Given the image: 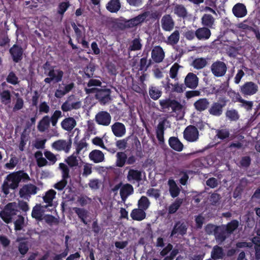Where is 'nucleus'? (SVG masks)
<instances>
[{"mask_svg": "<svg viewBox=\"0 0 260 260\" xmlns=\"http://www.w3.org/2000/svg\"><path fill=\"white\" fill-rule=\"evenodd\" d=\"M29 175L24 171L19 170L8 174L5 178L1 186L2 192L4 197H6L9 193V189L15 190L19 186L21 181L25 182L30 180Z\"/></svg>", "mask_w": 260, "mask_h": 260, "instance_id": "obj_1", "label": "nucleus"}, {"mask_svg": "<svg viewBox=\"0 0 260 260\" xmlns=\"http://www.w3.org/2000/svg\"><path fill=\"white\" fill-rule=\"evenodd\" d=\"M18 212L15 203H9L7 204L0 212V217L7 223L12 221L13 216Z\"/></svg>", "mask_w": 260, "mask_h": 260, "instance_id": "obj_2", "label": "nucleus"}, {"mask_svg": "<svg viewBox=\"0 0 260 260\" xmlns=\"http://www.w3.org/2000/svg\"><path fill=\"white\" fill-rule=\"evenodd\" d=\"M229 100L226 97H220L213 102L208 109L209 113L213 116L219 117L222 114L223 108L226 106Z\"/></svg>", "mask_w": 260, "mask_h": 260, "instance_id": "obj_3", "label": "nucleus"}, {"mask_svg": "<svg viewBox=\"0 0 260 260\" xmlns=\"http://www.w3.org/2000/svg\"><path fill=\"white\" fill-rule=\"evenodd\" d=\"M160 107L163 110L171 109L172 112H180L183 109L182 105L175 99L166 98L159 101Z\"/></svg>", "mask_w": 260, "mask_h": 260, "instance_id": "obj_4", "label": "nucleus"}, {"mask_svg": "<svg viewBox=\"0 0 260 260\" xmlns=\"http://www.w3.org/2000/svg\"><path fill=\"white\" fill-rule=\"evenodd\" d=\"M212 74L216 77H221L225 74L227 71V66L225 62L216 60L214 62L210 67Z\"/></svg>", "mask_w": 260, "mask_h": 260, "instance_id": "obj_5", "label": "nucleus"}, {"mask_svg": "<svg viewBox=\"0 0 260 260\" xmlns=\"http://www.w3.org/2000/svg\"><path fill=\"white\" fill-rule=\"evenodd\" d=\"M63 74V72L62 70L59 69L54 70V67H51L47 74L49 77L45 78L44 82L47 84L51 83L52 81L58 83L62 81Z\"/></svg>", "mask_w": 260, "mask_h": 260, "instance_id": "obj_6", "label": "nucleus"}, {"mask_svg": "<svg viewBox=\"0 0 260 260\" xmlns=\"http://www.w3.org/2000/svg\"><path fill=\"white\" fill-rule=\"evenodd\" d=\"M38 187L32 184L24 185L19 190V195L21 198L28 200L31 195L37 193Z\"/></svg>", "mask_w": 260, "mask_h": 260, "instance_id": "obj_7", "label": "nucleus"}, {"mask_svg": "<svg viewBox=\"0 0 260 260\" xmlns=\"http://www.w3.org/2000/svg\"><path fill=\"white\" fill-rule=\"evenodd\" d=\"M72 143L71 139L68 141L65 140L60 139L52 143L51 147L57 151H63L66 153H68L71 148Z\"/></svg>", "mask_w": 260, "mask_h": 260, "instance_id": "obj_8", "label": "nucleus"}, {"mask_svg": "<svg viewBox=\"0 0 260 260\" xmlns=\"http://www.w3.org/2000/svg\"><path fill=\"white\" fill-rule=\"evenodd\" d=\"M183 137L188 142L197 141L199 139V131L197 128L192 125L187 126L184 131Z\"/></svg>", "mask_w": 260, "mask_h": 260, "instance_id": "obj_9", "label": "nucleus"}, {"mask_svg": "<svg viewBox=\"0 0 260 260\" xmlns=\"http://www.w3.org/2000/svg\"><path fill=\"white\" fill-rule=\"evenodd\" d=\"M9 53L14 62L18 63L23 57V49L22 47L15 44L9 49Z\"/></svg>", "mask_w": 260, "mask_h": 260, "instance_id": "obj_10", "label": "nucleus"}, {"mask_svg": "<svg viewBox=\"0 0 260 260\" xmlns=\"http://www.w3.org/2000/svg\"><path fill=\"white\" fill-rule=\"evenodd\" d=\"M111 90L109 88H100L97 94H95V98L103 105L109 102L111 100Z\"/></svg>", "mask_w": 260, "mask_h": 260, "instance_id": "obj_11", "label": "nucleus"}, {"mask_svg": "<svg viewBox=\"0 0 260 260\" xmlns=\"http://www.w3.org/2000/svg\"><path fill=\"white\" fill-rule=\"evenodd\" d=\"M111 116L107 111L98 112L95 116V121L99 125L108 126L111 121Z\"/></svg>", "mask_w": 260, "mask_h": 260, "instance_id": "obj_12", "label": "nucleus"}, {"mask_svg": "<svg viewBox=\"0 0 260 260\" xmlns=\"http://www.w3.org/2000/svg\"><path fill=\"white\" fill-rule=\"evenodd\" d=\"M258 91V86L253 82H245L240 87V91L244 95H252Z\"/></svg>", "mask_w": 260, "mask_h": 260, "instance_id": "obj_13", "label": "nucleus"}, {"mask_svg": "<svg viewBox=\"0 0 260 260\" xmlns=\"http://www.w3.org/2000/svg\"><path fill=\"white\" fill-rule=\"evenodd\" d=\"M188 226L186 223L181 221H177L171 231L170 237H173L176 234L183 236L186 234Z\"/></svg>", "mask_w": 260, "mask_h": 260, "instance_id": "obj_14", "label": "nucleus"}, {"mask_svg": "<svg viewBox=\"0 0 260 260\" xmlns=\"http://www.w3.org/2000/svg\"><path fill=\"white\" fill-rule=\"evenodd\" d=\"M75 84L71 82L68 84H64L63 82L58 85V88L55 92L54 95L58 99H60L64 95L70 92L74 87Z\"/></svg>", "mask_w": 260, "mask_h": 260, "instance_id": "obj_15", "label": "nucleus"}, {"mask_svg": "<svg viewBox=\"0 0 260 260\" xmlns=\"http://www.w3.org/2000/svg\"><path fill=\"white\" fill-rule=\"evenodd\" d=\"M147 17V13L144 12L132 19L125 20L126 25L127 26V28H133L144 22Z\"/></svg>", "mask_w": 260, "mask_h": 260, "instance_id": "obj_16", "label": "nucleus"}, {"mask_svg": "<svg viewBox=\"0 0 260 260\" xmlns=\"http://www.w3.org/2000/svg\"><path fill=\"white\" fill-rule=\"evenodd\" d=\"M185 86L190 89H194L199 84V78L193 73L187 74L184 79Z\"/></svg>", "mask_w": 260, "mask_h": 260, "instance_id": "obj_17", "label": "nucleus"}, {"mask_svg": "<svg viewBox=\"0 0 260 260\" xmlns=\"http://www.w3.org/2000/svg\"><path fill=\"white\" fill-rule=\"evenodd\" d=\"M161 25L164 30L171 31L174 28L175 22L170 14H166L161 19Z\"/></svg>", "mask_w": 260, "mask_h": 260, "instance_id": "obj_18", "label": "nucleus"}, {"mask_svg": "<svg viewBox=\"0 0 260 260\" xmlns=\"http://www.w3.org/2000/svg\"><path fill=\"white\" fill-rule=\"evenodd\" d=\"M216 228V232L214 233L215 239L218 244H221L229 238L230 236L222 224L218 225Z\"/></svg>", "mask_w": 260, "mask_h": 260, "instance_id": "obj_19", "label": "nucleus"}, {"mask_svg": "<svg viewBox=\"0 0 260 260\" xmlns=\"http://www.w3.org/2000/svg\"><path fill=\"white\" fill-rule=\"evenodd\" d=\"M232 12L237 18H243L247 14V10L245 4L238 3L232 8Z\"/></svg>", "mask_w": 260, "mask_h": 260, "instance_id": "obj_20", "label": "nucleus"}, {"mask_svg": "<svg viewBox=\"0 0 260 260\" xmlns=\"http://www.w3.org/2000/svg\"><path fill=\"white\" fill-rule=\"evenodd\" d=\"M111 129L114 135L117 137H122L126 133L124 124L121 122H116L111 126Z\"/></svg>", "mask_w": 260, "mask_h": 260, "instance_id": "obj_21", "label": "nucleus"}, {"mask_svg": "<svg viewBox=\"0 0 260 260\" xmlns=\"http://www.w3.org/2000/svg\"><path fill=\"white\" fill-rule=\"evenodd\" d=\"M165 123L166 120L160 121L156 128V136L160 145H162L165 143Z\"/></svg>", "mask_w": 260, "mask_h": 260, "instance_id": "obj_22", "label": "nucleus"}, {"mask_svg": "<svg viewBox=\"0 0 260 260\" xmlns=\"http://www.w3.org/2000/svg\"><path fill=\"white\" fill-rule=\"evenodd\" d=\"M211 36V32L208 27H202L196 29V38L199 40H207Z\"/></svg>", "mask_w": 260, "mask_h": 260, "instance_id": "obj_23", "label": "nucleus"}, {"mask_svg": "<svg viewBox=\"0 0 260 260\" xmlns=\"http://www.w3.org/2000/svg\"><path fill=\"white\" fill-rule=\"evenodd\" d=\"M209 104L210 102L207 98H201L194 103L193 106L197 111L202 112L209 108Z\"/></svg>", "mask_w": 260, "mask_h": 260, "instance_id": "obj_24", "label": "nucleus"}, {"mask_svg": "<svg viewBox=\"0 0 260 260\" xmlns=\"http://www.w3.org/2000/svg\"><path fill=\"white\" fill-rule=\"evenodd\" d=\"M151 57L155 62H161L165 57V53L162 48L157 46L153 49L151 52Z\"/></svg>", "mask_w": 260, "mask_h": 260, "instance_id": "obj_25", "label": "nucleus"}, {"mask_svg": "<svg viewBox=\"0 0 260 260\" xmlns=\"http://www.w3.org/2000/svg\"><path fill=\"white\" fill-rule=\"evenodd\" d=\"M134 192L133 186L128 183L123 185L120 189V196L123 201H125L127 198Z\"/></svg>", "mask_w": 260, "mask_h": 260, "instance_id": "obj_26", "label": "nucleus"}, {"mask_svg": "<svg viewBox=\"0 0 260 260\" xmlns=\"http://www.w3.org/2000/svg\"><path fill=\"white\" fill-rule=\"evenodd\" d=\"M76 121L73 117H67L61 122V127L67 131H71L76 125Z\"/></svg>", "mask_w": 260, "mask_h": 260, "instance_id": "obj_27", "label": "nucleus"}, {"mask_svg": "<svg viewBox=\"0 0 260 260\" xmlns=\"http://www.w3.org/2000/svg\"><path fill=\"white\" fill-rule=\"evenodd\" d=\"M169 145L173 150L180 152L184 147L183 144L177 137H171L169 139Z\"/></svg>", "mask_w": 260, "mask_h": 260, "instance_id": "obj_28", "label": "nucleus"}, {"mask_svg": "<svg viewBox=\"0 0 260 260\" xmlns=\"http://www.w3.org/2000/svg\"><path fill=\"white\" fill-rule=\"evenodd\" d=\"M225 256V254L223 248L218 246L215 245L213 246L211 252V257L213 260L223 259Z\"/></svg>", "mask_w": 260, "mask_h": 260, "instance_id": "obj_29", "label": "nucleus"}, {"mask_svg": "<svg viewBox=\"0 0 260 260\" xmlns=\"http://www.w3.org/2000/svg\"><path fill=\"white\" fill-rule=\"evenodd\" d=\"M44 213L41 210V204H36L31 211V217L37 221H42L43 220Z\"/></svg>", "mask_w": 260, "mask_h": 260, "instance_id": "obj_30", "label": "nucleus"}, {"mask_svg": "<svg viewBox=\"0 0 260 260\" xmlns=\"http://www.w3.org/2000/svg\"><path fill=\"white\" fill-rule=\"evenodd\" d=\"M170 79L168 80L166 87V89L170 90L172 92L182 93L183 92L186 87L183 84H179L176 83L175 84L170 83L169 82Z\"/></svg>", "mask_w": 260, "mask_h": 260, "instance_id": "obj_31", "label": "nucleus"}, {"mask_svg": "<svg viewBox=\"0 0 260 260\" xmlns=\"http://www.w3.org/2000/svg\"><path fill=\"white\" fill-rule=\"evenodd\" d=\"M127 179L130 182L132 181L140 182L142 180L141 171L135 169H129L127 173Z\"/></svg>", "mask_w": 260, "mask_h": 260, "instance_id": "obj_32", "label": "nucleus"}, {"mask_svg": "<svg viewBox=\"0 0 260 260\" xmlns=\"http://www.w3.org/2000/svg\"><path fill=\"white\" fill-rule=\"evenodd\" d=\"M89 157L91 160H92L95 163L102 162L105 159L104 153L99 150H92L89 153Z\"/></svg>", "mask_w": 260, "mask_h": 260, "instance_id": "obj_33", "label": "nucleus"}, {"mask_svg": "<svg viewBox=\"0 0 260 260\" xmlns=\"http://www.w3.org/2000/svg\"><path fill=\"white\" fill-rule=\"evenodd\" d=\"M50 122V117L48 115L44 116L38 123V131L41 133L45 132L49 128Z\"/></svg>", "mask_w": 260, "mask_h": 260, "instance_id": "obj_34", "label": "nucleus"}, {"mask_svg": "<svg viewBox=\"0 0 260 260\" xmlns=\"http://www.w3.org/2000/svg\"><path fill=\"white\" fill-rule=\"evenodd\" d=\"M145 210L139 208H136L133 209L131 213V216L134 220L141 221L145 218L146 213Z\"/></svg>", "mask_w": 260, "mask_h": 260, "instance_id": "obj_35", "label": "nucleus"}, {"mask_svg": "<svg viewBox=\"0 0 260 260\" xmlns=\"http://www.w3.org/2000/svg\"><path fill=\"white\" fill-rule=\"evenodd\" d=\"M169 186V192L173 198L178 197L180 192V189L177 186L176 183L173 179H170L168 180Z\"/></svg>", "mask_w": 260, "mask_h": 260, "instance_id": "obj_36", "label": "nucleus"}, {"mask_svg": "<svg viewBox=\"0 0 260 260\" xmlns=\"http://www.w3.org/2000/svg\"><path fill=\"white\" fill-rule=\"evenodd\" d=\"M73 210L78 215L79 218L85 225L87 224L86 219L88 216V211L84 208L74 207Z\"/></svg>", "mask_w": 260, "mask_h": 260, "instance_id": "obj_37", "label": "nucleus"}, {"mask_svg": "<svg viewBox=\"0 0 260 260\" xmlns=\"http://www.w3.org/2000/svg\"><path fill=\"white\" fill-rule=\"evenodd\" d=\"M107 10L111 13H117L121 8L119 0H110L106 5Z\"/></svg>", "mask_w": 260, "mask_h": 260, "instance_id": "obj_38", "label": "nucleus"}, {"mask_svg": "<svg viewBox=\"0 0 260 260\" xmlns=\"http://www.w3.org/2000/svg\"><path fill=\"white\" fill-rule=\"evenodd\" d=\"M215 19L211 14H205L202 16L201 22L204 27L212 28Z\"/></svg>", "mask_w": 260, "mask_h": 260, "instance_id": "obj_39", "label": "nucleus"}, {"mask_svg": "<svg viewBox=\"0 0 260 260\" xmlns=\"http://www.w3.org/2000/svg\"><path fill=\"white\" fill-rule=\"evenodd\" d=\"M227 233L230 236L238 228L239 223L236 219L232 220L226 224H222Z\"/></svg>", "mask_w": 260, "mask_h": 260, "instance_id": "obj_40", "label": "nucleus"}, {"mask_svg": "<svg viewBox=\"0 0 260 260\" xmlns=\"http://www.w3.org/2000/svg\"><path fill=\"white\" fill-rule=\"evenodd\" d=\"M56 192L53 189H50L46 192L45 196L43 197L44 202L48 204L49 206H53V200L55 197Z\"/></svg>", "mask_w": 260, "mask_h": 260, "instance_id": "obj_41", "label": "nucleus"}, {"mask_svg": "<svg viewBox=\"0 0 260 260\" xmlns=\"http://www.w3.org/2000/svg\"><path fill=\"white\" fill-rule=\"evenodd\" d=\"M127 155L125 152H118L116 154V166L119 168L123 167L126 164Z\"/></svg>", "mask_w": 260, "mask_h": 260, "instance_id": "obj_42", "label": "nucleus"}, {"mask_svg": "<svg viewBox=\"0 0 260 260\" xmlns=\"http://www.w3.org/2000/svg\"><path fill=\"white\" fill-rule=\"evenodd\" d=\"M183 203V199L177 198L175 201L171 204L168 208V213L172 214L177 212Z\"/></svg>", "mask_w": 260, "mask_h": 260, "instance_id": "obj_43", "label": "nucleus"}, {"mask_svg": "<svg viewBox=\"0 0 260 260\" xmlns=\"http://www.w3.org/2000/svg\"><path fill=\"white\" fill-rule=\"evenodd\" d=\"M149 94L152 99L156 100L161 96L162 91L157 87L151 86L149 89Z\"/></svg>", "mask_w": 260, "mask_h": 260, "instance_id": "obj_44", "label": "nucleus"}, {"mask_svg": "<svg viewBox=\"0 0 260 260\" xmlns=\"http://www.w3.org/2000/svg\"><path fill=\"white\" fill-rule=\"evenodd\" d=\"M174 13L178 17L185 18L187 17V11L184 6L182 5H177L174 8Z\"/></svg>", "mask_w": 260, "mask_h": 260, "instance_id": "obj_45", "label": "nucleus"}, {"mask_svg": "<svg viewBox=\"0 0 260 260\" xmlns=\"http://www.w3.org/2000/svg\"><path fill=\"white\" fill-rule=\"evenodd\" d=\"M180 39V34L178 30H175L168 38V44L174 45L178 43Z\"/></svg>", "mask_w": 260, "mask_h": 260, "instance_id": "obj_46", "label": "nucleus"}, {"mask_svg": "<svg viewBox=\"0 0 260 260\" xmlns=\"http://www.w3.org/2000/svg\"><path fill=\"white\" fill-rule=\"evenodd\" d=\"M207 62L205 58H196L192 62V66L196 69H201L204 68L207 64Z\"/></svg>", "mask_w": 260, "mask_h": 260, "instance_id": "obj_47", "label": "nucleus"}, {"mask_svg": "<svg viewBox=\"0 0 260 260\" xmlns=\"http://www.w3.org/2000/svg\"><path fill=\"white\" fill-rule=\"evenodd\" d=\"M150 204L148 199L145 196H142L138 201V205L139 208L146 210L148 208Z\"/></svg>", "mask_w": 260, "mask_h": 260, "instance_id": "obj_48", "label": "nucleus"}, {"mask_svg": "<svg viewBox=\"0 0 260 260\" xmlns=\"http://www.w3.org/2000/svg\"><path fill=\"white\" fill-rule=\"evenodd\" d=\"M43 220L49 225L53 224H58L59 223V220L52 215L46 214L43 217Z\"/></svg>", "mask_w": 260, "mask_h": 260, "instance_id": "obj_49", "label": "nucleus"}, {"mask_svg": "<svg viewBox=\"0 0 260 260\" xmlns=\"http://www.w3.org/2000/svg\"><path fill=\"white\" fill-rule=\"evenodd\" d=\"M59 169L61 171L62 178L67 179L70 178V169L64 163L61 162L59 164Z\"/></svg>", "mask_w": 260, "mask_h": 260, "instance_id": "obj_50", "label": "nucleus"}, {"mask_svg": "<svg viewBox=\"0 0 260 260\" xmlns=\"http://www.w3.org/2000/svg\"><path fill=\"white\" fill-rule=\"evenodd\" d=\"M225 115L231 121H237L239 118V115L238 111L235 109L227 110Z\"/></svg>", "mask_w": 260, "mask_h": 260, "instance_id": "obj_51", "label": "nucleus"}, {"mask_svg": "<svg viewBox=\"0 0 260 260\" xmlns=\"http://www.w3.org/2000/svg\"><path fill=\"white\" fill-rule=\"evenodd\" d=\"M1 102L5 104L11 102V94L9 90H5L0 93Z\"/></svg>", "mask_w": 260, "mask_h": 260, "instance_id": "obj_52", "label": "nucleus"}, {"mask_svg": "<svg viewBox=\"0 0 260 260\" xmlns=\"http://www.w3.org/2000/svg\"><path fill=\"white\" fill-rule=\"evenodd\" d=\"M229 136L230 132L229 129L226 128L217 129L216 131V137L220 140H223L227 139L229 137Z\"/></svg>", "mask_w": 260, "mask_h": 260, "instance_id": "obj_53", "label": "nucleus"}, {"mask_svg": "<svg viewBox=\"0 0 260 260\" xmlns=\"http://www.w3.org/2000/svg\"><path fill=\"white\" fill-rule=\"evenodd\" d=\"M6 81L8 83L12 85H16L19 83L18 78L13 71L9 73L6 78Z\"/></svg>", "mask_w": 260, "mask_h": 260, "instance_id": "obj_54", "label": "nucleus"}, {"mask_svg": "<svg viewBox=\"0 0 260 260\" xmlns=\"http://www.w3.org/2000/svg\"><path fill=\"white\" fill-rule=\"evenodd\" d=\"M62 116V112L60 110H55L51 117L50 120L53 126H55L58 122V119Z\"/></svg>", "mask_w": 260, "mask_h": 260, "instance_id": "obj_55", "label": "nucleus"}, {"mask_svg": "<svg viewBox=\"0 0 260 260\" xmlns=\"http://www.w3.org/2000/svg\"><path fill=\"white\" fill-rule=\"evenodd\" d=\"M180 66L177 63H175L171 68L170 70V77L175 80H178L177 77L179 69Z\"/></svg>", "mask_w": 260, "mask_h": 260, "instance_id": "obj_56", "label": "nucleus"}, {"mask_svg": "<svg viewBox=\"0 0 260 260\" xmlns=\"http://www.w3.org/2000/svg\"><path fill=\"white\" fill-rule=\"evenodd\" d=\"M70 6L69 1L59 3L57 8V13L62 16Z\"/></svg>", "mask_w": 260, "mask_h": 260, "instance_id": "obj_57", "label": "nucleus"}, {"mask_svg": "<svg viewBox=\"0 0 260 260\" xmlns=\"http://www.w3.org/2000/svg\"><path fill=\"white\" fill-rule=\"evenodd\" d=\"M15 230L21 231L24 225V218L21 216H18V218L14 221Z\"/></svg>", "mask_w": 260, "mask_h": 260, "instance_id": "obj_58", "label": "nucleus"}, {"mask_svg": "<svg viewBox=\"0 0 260 260\" xmlns=\"http://www.w3.org/2000/svg\"><path fill=\"white\" fill-rule=\"evenodd\" d=\"M142 47V45L140 38H135L132 41V44L129 46V49L131 51L139 50L141 49Z\"/></svg>", "mask_w": 260, "mask_h": 260, "instance_id": "obj_59", "label": "nucleus"}, {"mask_svg": "<svg viewBox=\"0 0 260 260\" xmlns=\"http://www.w3.org/2000/svg\"><path fill=\"white\" fill-rule=\"evenodd\" d=\"M91 199L85 195H81L78 197L77 202L79 205L84 207L91 202Z\"/></svg>", "mask_w": 260, "mask_h": 260, "instance_id": "obj_60", "label": "nucleus"}, {"mask_svg": "<svg viewBox=\"0 0 260 260\" xmlns=\"http://www.w3.org/2000/svg\"><path fill=\"white\" fill-rule=\"evenodd\" d=\"M65 161L71 168L76 167L78 166V160L77 157L73 154L68 157V158L65 159Z\"/></svg>", "mask_w": 260, "mask_h": 260, "instance_id": "obj_61", "label": "nucleus"}, {"mask_svg": "<svg viewBox=\"0 0 260 260\" xmlns=\"http://www.w3.org/2000/svg\"><path fill=\"white\" fill-rule=\"evenodd\" d=\"M18 162V158L16 156H12L10 159L9 162L6 163L5 165V167L9 170L13 169L16 166Z\"/></svg>", "mask_w": 260, "mask_h": 260, "instance_id": "obj_62", "label": "nucleus"}, {"mask_svg": "<svg viewBox=\"0 0 260 260\" xmlns=\"http://www.w3.org/2000/svg\"><path fill=\"white\" fill-rule=\"evenodd\" d=\"M44 154L46 159H47L50 161V165H54L56 162L57 160L56 156L52 152L46 150L44 151Z\"/></svg>", "mask_w": 260, "mask_h": 260, "instance_id": "obj_63", "label": "nucleus"}, {"mask_svg": "<svg viewBox=\"0 0 260 260\" xmlns=\"http://www.w3.org/2000/svg\"><path fill=\"white\" fill-rule=\"evenodd\" d=\"M160 251V255L165 257L168 256L167 255L171 253V252L174 249L173 248V245L171 243H168L166 246H165Z\"/></svg>", "mask_w": 260, "mask_h": 260, "instance_id": "obj_64", "label": "nucleus"}]
</instances>
